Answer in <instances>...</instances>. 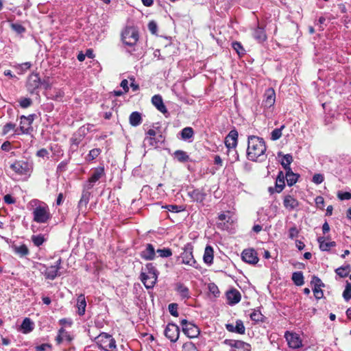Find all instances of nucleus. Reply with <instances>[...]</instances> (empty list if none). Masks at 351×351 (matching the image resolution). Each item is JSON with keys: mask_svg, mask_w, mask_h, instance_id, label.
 <instances>
[{"mask_svg": "<svg viewBox=\"0 0 351 351\" xmlns=\"http://www.w3.org/2000/svg\"><path fill=\"white\" fill-rule=\"evenodd\" d=\"M263 317V315L261 313L260 311L254 310L251 314H250V318L254 322H260L262 321Z\"/></svg>", "mask_w": 351, "mask_h": 351, "instance_id": "obj_48", "label": "nucleus"}, {"mask_svg": "<svg viewBox=\"0 0 351 351\" xmlns=\"http://www.w3.org/2000/svg\"><path fill=\"white\" fill-rule=\"evenodd\" d=\"M14 250L15 253L19 254L20 256H25L29 254V250L25 245H22L20 246H14Z\"/></svg>", "mask_w": 351, "mask_h": 351, "instance_id": "obj_41", "label": "nucleus"}, {"mask_svg": "<svg viewBox=\"0 0 351 351\" xmlns=\"http://www.w3.org/2000/svg\"><path fill=\"white\" fill-rule=\"evenodd\" d=\"M4 202L8 204H12L16 202V199L10 194H7L3 197Z\"/></svg>", "mask_w": 351, "mask_h": 351, "instance_id": "obj_62", "label": "nucleus"}, {"mask_svg": "<svg viewBox=\"0 0 351 351\" xmlns=\"http://www.w3.org/2000/svg\"><path fill=\"white\" fill-rule=\"evenodd\" d=\"M153 105L163 114L167 112L166 106H165L162 98L160 95H155L152 98Z\"/></svg>", "mask_w": 351, "mask_h": 351, "instance_id": "obj_23", "label": "nucleus"}, {"mask_svg": "<svg viewBox=\"0 0 351 351\" xmlns=\"http://www.w3.org/2000/svg\"><path fill=\"white\" fill-rule=\"evenodd\" d=\"M285 337L289 348L298 349L302 346V341L298 334L287 331L285 334Z\"/></svg>", "mask_w": 351, "mask_h": 351, "instance_id": "obj_11", "label": "nucleus"}, {"mask_svg": "<svg viewBox=\"0 0 351 351\" xmlns=\"http://www.w3.org/2000/svg\"><path fill=\"white\" fill-rule=\"evenodd\" d=\"M175 290L179 294L182 300H188L191 298L189 289L182 283H177L176 285Z\"/></svg>", "mask_w": 351, "mask_h": 351, "instance_id": "obj_22", "label": "nucleus"}, {"mask_svg": "<svg viewBox=\"0 0 351 351\" xmlns=\"http://www.w3.org/2000/svg\"><path fill=\"white\" fill-rule=\"evenodd\" d=\"M104 176L105 171L104 167H98L95 168L87 182L84 184V189L86 190L92 189L95 184Z\"/></svg>", "mask_w": 351, "mask_h": 351, "instance_id": "obj_9", "label": "nucleus"}, {"mask_svg": "<svg viewBox=\"0 0 351 351\" xmlns=\"http://www.w3.org/2000/svg\"><path fill=\"white\" fill-rule=\"evenodd\" d=\"M97 339L98 341L103 342L104 343L108 341V343L106 345H101L102 348L106 351H111L112 350L115 349L117 347L115 340L112 337L111 335L107 333H101L98 336Z\"/></svg>", "mask_w": 351, "mask_h": 351, "instance_id": "obj_15", "label": "nucleus"}, {"mask_svg": "<svg viewBox=\"0 0 351 351\" xmlns=\"http://www.w3.org/2000/svg\"><path fill=\"white\" fill-rule=\"evenodd\" d=\"M180 328L179 327L172 323H169L167 325L165 330V335L171 342H176L179 338Z\"/></svg>", "mask_w": 351, "mask_h": 351, "instance_id": "obj_13", "label": "nucleus"}, {"mask_svg": "<svg viewBox=\"0 0 351 351\" xmlns=\"http://www.w3.org/2000/svg\"><path fill=\"white\" fill-rule=\"evenodd\" d=\"M34 328V323L28 317H25L21 326V330L23 333L27 334L32 332Z\"/></svg>", "mask_w": 351, "mask_h": 351, "instance_id": "obj_28", "label": "nucleus"}, {"mask_svg": "<svg viewBox=\"0 0 351 351\" xmlns=\"http://www.w3.org/2000/svg\"><path fill=\"white\" fill-rule=\"evenodd\" d=\"M156 252L162 258H167L172 255L171 250L169 248L158 249Z\"/></svg>", "mask_w": 351, "mask_h": 351, "instance_id": "obj_47", "label": "nucleus"}, {"mask_svg": "<svg viewBox=\"0 0 351 351\" xmlns=\"http://www.w3.org/2000/svg\"><path fill=\"white\" fill-rule=\"evenodd\" d=\"M51 346L48 343H43L36 347V351H45L47 349H50Z\"/></svg>", "mask_w": 351, "mask_h": 351, "instance_id": "obj_64", "label": "nucleus"}, {"mask_svg": "<svg viewBox=\"0 0 351 351\" xmlns=\"http://www.w3.org/2000/svg\"><path fill=\"white\" fill-rule=\"evenodd\" d=\"M264 96L265 99L263 102L265 106L267 108L271 107L274 104L276 100V93L274 90L272 88H267L265 90Z\"/></svg>", "mask_w": 351, "mask_h": 351, "instance_id": "obj_19", "label": "nucleus"}, {"mask_svg": "<svg viewBox=\"0 0 351 351\" xmlns=\"http://www.w3.org/2000/svg\"><path fill=\"white\" fill-rule=\"evenodd\" d=\"M291 279L297 286H302L304 283L303 274L301 271L293 272Z\"/></svg>", "mask_w": 351, "mask_h": 351, "instance_id": "obj_38", "label": "nucleus"}, {"mask_svg": "<svg viewBox=\"0 0 351 351\" xmlns=\"http://www.w3.org/2000/svg\"><path fill=\"white\" fill-rule=\"evenodd\" d=\"M213 249L211 246L207 245L204 250L203 260L205 263L210 265L213 261Z\"/></svg>", "mask_w": 351, "mask_h": 351, "instance_id": "obj_34", "label": "nucleus"}, {"mask_svg": "<svg viewBox=\"0 0 351 351\" xmlns=\"http://www.w3.org/2000/svg\"><path fill=\"white\" fill-rule=\"evenodd\" d=\"M76 307L79 315L82 316L85 314L86 301L84 294H80L77 296Z\"/></svg>", "mask_w": 351, "mask_h": 351, "instance_id": "obj_24", "label": "nucleus"}, {"mask_svg": "<svg viewBox=\"0 0 351 351\" xmlns=\"http://www.w3.org/2000/svg\"><path fill=\"white\" fill-rule=\"evenodd\" d=\"M101 154V149L99 148H95L91 149L88 156H87V160L90 161L95 159L99 154Z\"/></svg>", "mask_w": 351, "mask_h": 351, "instance_id": "obj_45", "label": "nucleus"}, {"mask_svg": "<svg viewBox=\"0 0 351 351\" xmlns=\"http://www.w3.org/2000/svg\"><path fill=\"white\" fill-rule=\"evenodd\" d=\"M156 251L152 244H147L145 250L141 252V256L142 258L151 261L155 258Z\"/></svg>", "mask_w": 351, "mask_h": 351, "instance_id": "obj_20", "label": "nucleus"}, {"mask_svg": "<svg viewBox=\"0 0 351 351\" xmlns=\"http://www.w3.org/2000/svg\"><path fill=\"white\" fill-rule=\"evenodd\" d=\"M228 303L230 305H234L241 300V293L236 289H232L226 293Z\"/></svg>", "mask_w": 351, "mask_h": 351, "instance_id": "obj_21", "label": "nucleus"}, {"mask_svg": "<svg viewBox=\"0 0 351 351\" xmlns=\"http://www.w3.org/2000/svg\"><path fill=\"white\" fill-rule=\"evenodd\" d=\"M187 194L193 199V201L197 203H202L206 196V194L203 191V190L199 189H193L192 190H189Z\"/></svg>", "mask_w": 351, "mask_h": 351, "instance_id": "obj_17", "label": "nucleus"}, {"mask_svg": "<svg viewBox=\"0 0 351 351\" xmlns=\"http://www.w3.org/2000/svg\"><path fill=\"white\" fill-rule=\"evenodd\" d=\"M336 274L341 278H345L348 276L350 272V265L341 266L335 269Z\"/></svg>", "mask_w": 351, "mask_h": 351, "instance_id": "obj_39", "label": "nucleus"}, {"mask_svg": "<svg viewBox=\"0 0 351 351\" xmlns=\"http://www.w3.org/2000/svg\"><path fill=\"white\" fill-rule=\"evenodd\" d=\"M285 128V125H282L280 128L274 129L271 133V139L272 141H276L282 136V130Z\"/></svg>", "mask_w": 351, "mask_h": 351, "instance_id": "obj_42", "label": "nucleus"}, {"mask_svg": "<svg viewBox=\"0 0 351 351\" xmlns=\"http://www.w3.org/2000/svg\"><path fill=\"white\" fill-rule=\"evenodd\" d=\"M286 180L289 186H293L298 181L299 176L292 172L291 170L286 171Z\"/></svg>", "mask_w": 351, "mask_h": 351, "instance_id": "obj_35", "label": "nucleus"}, {"mask_svg": "<svg viewBox=\"0 0 351 351\" xmlns=\"http://www.w3.org/2000/svg\"><path fill=\"white\" fill-rule=\"evenodd\" d=\"M232 48L237 51V53L239 56L244 54L245 50L240 43L237 42V41L233 42L232 43Z\"/></svg>", "mask_w": 351, "mask_h": 351, "instance_id": "obj_50", "label": "nucleus"}, {"mask_svg": "<svg viewBox=\"0 0 351 351\" xmlns=\"http://www.w3.org/2000/svg\"><path fill=\"white\" fill-rule=\"evenodd\" d=\"M283 205L288 210H293L299 206L298 201L291 195H286L283 199Z\"/></svg>", "mask_w": 351, "mask_h": 351, "instance_id": "obj_18", "label": "nucleus"}, {"mask_svg": "<svg viewBox=\"0 0 351 351\" xmlns=\"http://www.w3.org/2000/svg\"><path fill=\"white\" fill-rule=\"evenodd\" d=\"M299 232L296 227H292L289 230V235L291 239H293L296 237L298 234Z\"/></svg>", "mask_w": 351, "mask_h": 351, "instance_id": "obj_63", "label": "nucleus"}, {"mask_svg": "<svg viewBox=\"0 0 351 351\" xmlns=\"http://www.w3.org/2000/svg\"><path fill=\"white\" fill-rule=\"evenodd\" d=\"M181 138L184 141H187L193 138L194 132L192 128L186 127L180 132Z\"/></svg>", "mask_w": 351, "mask_h": 351, "instance_id": "obj_37", "label": "nucleus"}, {"mask_svg": "<svg viewBox=\"0 0 351 351\" xmlns=\"http://www.w3.org/2000/svg\"><path fill=\"white\" fill-rule=\"evenodd\" d=\"M10 131H14L15 133H18V129L16 128V124L12 123H6L3 128V134H7Z\"/></svg>", "mask_w": 351, "mask_h": 351, "instance_id": "obj_43", "label": "nucleus"}, {"mask_svg": "<svg viewBox=\"0 0 351 351\" xmlns=\"http://www.w3.org/2000/svg\"><path fill=\"white\" fill-rule=\"evenodd\" d=\"M253 37L258 43H263L267 40V35L263 27L258 26L254 29L253 32Z\"/></svg>", "mask_w": 351, "mask_h": 351, "instance_id": "obj_27", "label": "nucleus"}, {"mask_svg": "<svg viewBox=\"0 0 351 351\" xmlns=\"http://www.w3.org/2000/svg\"><path fill=\"white\" fill-rule=\"evenodd\" d=\"M70 159L64 160L59 163L57 167V172L62 173L66 170L67 165L69 162Z\"/></svg>", "mask_w": 351, "mask_h": 351, "instance_id": "obj_53", "label": "nucleus"}, {"mask_svg": "<svg viewBox=\"0 0 351 351\" xmlns=\"http://www.w3.org/2000/svg\"><path fill=\"white\" fill-rule=\"evenodd\" d=\"M343 297L346 301H349L351 299V284L349 282H347L343 293Z\"/></svg>", "mask_w": 351, "mask_h": 351, "instance_id": "obj_49", "label": "nucleus"}, {"mask_svg": "<svg viewBox=\"0 0 351 351\" xmlns=\"http://www.w3.org/2000/svg\"><path fill=\"white\" fill-rule=\"evenodd\" d=\"M317 241L319 244V248L322 251H328L331 247L336 245L335 241H327L324 237H319Z\"/></svg>", "mask_w": 351, "mask_h": 351, "instance_id": "obj_30", "label": "nucleus"}, {"mask_svg": "<svg viewBox=\"0 0 351 351\" xmlns=\"http://www.w3.org/2000/svg\"><path fill=\"white\" fill-rule=\"evenodd\" d=\"M41 86V80L38 73H32L29 75L27 81V89L30 93H34Z\"/></svg>", "mask_w": 351, "mask_h": 351, "instance_id": "obj_12", "label": "nucleus"}, {"mask_svg": "<svg viewBox=\"0 0 351 351\" xmlns=\"http://www.w3.org/2000/svg\"><path fill=\"white\" fill-rule=\"evenodd\" d=\"M224 343L231 347V349L245 348L250 347V344L243 341L226 339Z\"/></svg>", "mask_w": 351, "mask_h": 351, "instance_id": "obj_25", "label": "nucleus"}, {"mask_svg": "<svg viewBox=\"0 0 351 351\" xmlns=\"http://www.w3.org/2000/svg\"><path fill=\"white\" fill-rule=\"evenodd\" d=\"M286 178L284 173L280 171L278 172V174L276 180V191L277 193H280L285 186V179Z\"/></svg>", "mask_w": 351, "mask_h": 351, "instance_id": "obj_29", "label": "nucleus"}, {"mask_svg": "<svg viewBox=\"0 0 351 351\" xmlns=\"http://www.w3.org/2000/svg\"><path fill=\"white\" fill-rule=\"evenodd\" d=\"M180 324L182 327L183 332L189 338L197 337L200 333L199 328L191 322H189L186 319H182Z\"/></svg>", "mask_w": 351, "mask_h": 351, "instance_id": "obj_10", "label": "nucleus"}, {"mask_svg": "<svg viewBox=\"0 0 351 351\" xmlns=\"http://www.w3.org/2000/svg\"><path fill=\"white\" fill-rule=\"evenodd\" d=\"M19 104L21 108H27L32 105V101L30 98L23 97L19 100Z\"/></svg>", "mask_w": 351, "mask_h": 351, "instance_id": "obj_52", "label": "nucleus"}, {"mask_svg": "<svg viewBox=\"0 0 351 351\" xmlns=\"http://www.w3.org/2000/svg\"><path fill=\"white\" fill-rule=\"evenodd\" d=\"M10 27L17 34H23L25 32V28L19 23H12Z\"/></svg>", "mask_w": 351, "mask_h": 351, "instance_id": "obj_51", "label": "nucleus"}, {"mask_svg": "<svg viewBox=\"0 0 351 351\" xmlns=\"http://www.w3.org/2000/svg\"><path fill=\"white\" fill-rule=\"evenodd\" d=\"M337 197L341 200H348L351 198V193L349 192H339Z\"/></svg>", "mask_w": 351, "mask_h": 351, "instance_id": "obj_58", "label": "nucleus"}, {"mask_svg": "<svg viewBox=\"0 0 351 351\" xmlns=\"http://www.w3.org/2000/svg\"><path fill=\"white\" fill-rule=\"evenodd\" d=\"M35 114L28 116L22 115L20 117L19 130L21 134H30L33 132L32 123L34 120Z\"/></svg>", "mask_w": 351, "mask_h": 351, "instance_id": "obj_8", "label": "nucleus"}, {"mask_svg": "<svg viewBox=\"0 0 351 351\" xmlns=\"http://www.w3.org/2000/svg\"><path fill=\"white\" fill-rule=\"evenodd\" d=\"M130 124L134 127L139 125L142 122V117L140 112H133L129 117Z\"/></svg>", "mask_w": 351, "mask_h": 351, "instance_id": "obj_33", "label": "nucleus"}, {"mask_svg": "<svg viewBox=\"0 0 351 351\" xmlns=\"http://www.w3.org/2000/svg\"><path fill=\"white\" fill-rule=\"evenodd\" d=\"M324 181V176L320 173H315L313 177V182L317 184H321Z\"/></svg>", "mask_w": 351, "mask_h": 351, "instance_id": "obj_60", "label": "nucleus"}, {"mask_svg": "<svg viewBox=\"0 0 351 351\" xmlns=\"http://www.w3.org/2000/svg\"><path fill=\"white\" fill-rule=\"evenodd\" d=\"M314 295L317 300H319L323 298L324 293L321 288L314 287L313 289Z\"/></svg>", "mask_w": 351, "mask_h": 351, "instance_id": "obj_59", "label": "nucleus"}, {"mask_svg": "<svg viewBox=\"0 0 351 351\" xmlns=\"http://www.w3.org/2000/svg\"><path fill=\"white\" fill-rule=\"evenodd\" d=\"M243 261L249 264L255 265L258 262V257L256 252L253 249L244 250L241 254Z\"/></svg>", "mask_w": 351, "mask_h": 351, "instance_id": "obj_16", "label": "nucleus"}, {"mask_svg": "<svg viewBox=\"0 0 351 351\" xmlns=\"http://www.w3.org/2000/svg\"><path fill=\"white\" fill-rule=\"evenodd\" d=\"M238 142V132L236 130H232L225 138V145L228 149V154L234 152V160H239V155L235 149Z\"/></svg>", "mask_w": 351, "mask_h": 351, "instance_id": "obj_4", "label": "nucleus"}, {"mask_svg": "<svg viewBox=\"0 0 351 351\" xmlns=\"http://www.w3.org/2000/svg\"><path fill=\"white\" fill-rule=\"evenodd\" d=\"M32 206H35L32 211L33 220L38 223H46L51 218L49 206L37 199L30 202Z\"/></svg>", "mask_w": 351, "mask_h": 351, "instance_id": "obj_2", "label": "nucleus"}, {"mask_svg": "<svg viewBox=\"0 0 351 351\" xmlns=\"http://www.w3.org/2000/svg\"><path fill=\"white\" fill-rule=\"evenodd\" d=\"M193 246L191 243H187L181 253L182 263L190 265L195 269L199 268V264L195 260L193 255Z\"/></svg>", "mask_w": 351, "mask_h": 351, "instance_id": "obj_6", "label": "nucleus"}, {"mask_svg": "<svg viewBox=\"0 0 351 351\" xmlns=\"http://www.w3.org/2000/svg\"><path fill=\"white\" fill-rule=\"evenodd\" d=\"M182 351H197V350L192 342H186L182 346Z\"/></svg>", "mask_w": 351, "mask_h": 351, "instance_id": "obj_55", "label": "nucleus"}, {"mask_svg": "<svg viewBox=\"0 0 351 351\" xmlns=\"http://www.w3.org/2000/svg\"><path fill=\"white\" fill-rule=\"evenodd\" d=\"M90 193L86 191V189L82 192V197L78 202V208L80 210H83V208H86V206L90 199Z\"/></svg>", "mask_w": 351, "mask_h": 351, "instance_id": "obj_32", "label": "nucleus"}, {"mask_svg": "<svg viewBox=\"0 0 351 351\" xmlns=\"http://www.w3.org/2000/svg\"><path fill=\"white\" fill-rule=\"evenodd\" d=\"M148 29L151 33L153 34H156L158 30L157 24L154 21H150L148 24Z\"/></svg>", "mask_w": 351, "mask_h": 351, "instance_id": "obj_61", "label": "nucleus"}, {"mask_svg": "<svg viewBox=\"0 0 351 351\" xmlns=\"http://www.w3.org/2000/svg\"><path fill=\"white\" fill-rule=\"evenodd\" d=\"M175 158L180 162H185L189 160V156L182 150H177L173 153Z\"/></svg>", "mask_w": 351, "mask_h": 351, "instance_id": "obj_36", "label": "nucleus"}, {"mask_svg": "<svg viewBox=\"0 0 351 351\" xmlns=\"http://www.w3.org/2000/svg\"><path fill=\"white\" fill-rule=\"evenodd\" d=\"M56 340L58 344H60L65 341L67 342H71L72 341V337L64 328H60L58 330V334L56 338Z\"/></svg>", "mask_w": 351, "mask_h": 351, "instance_id": "obj_26", "label": "nucleus"}, {"mask_svg": "<svg viewBox=\"0 0 351 351\" xmlns=\"http://www.w3.org/2000/svg\"><path fill=\"white\" fill-rule=\"evenodd\" d=\"M311 283L314 284V287L322 288L324 287V284L322 280L317 276H313L311 280Z\"/></svg>", "mask_w": 351, "mask_h": 351, "instance_id": "obj_57", "label": "nucleus"}, {"mask_svg": "<svg viewBox=\"0 0 351 351\" xmlns=\"http://www.w3.org/2000/svg\"><path fill=\"white\" fill-rule=\"evenodd\" d=\"M160 139H156V137H145L144 138V145H149L151 147H157L158 143H163L165 141V138L162 134H159Z\"/></svg>", "mask_w": 351, "mask_h": 351, "instance_id": "obj_31", "label": "nucleus"}, {"mask_svg": "<svg viewBox=\"0 0 351 351\" xmlns=\"http://www.w3.org/2000/svg\"><path fill=\"white\" fill-rule=\"evenodd\" d=\"M165 208L170 212L180 213L183 210L182 206L177 205H167Z\"/></svg>", "mask_w": 351, "mask_h": 351, "instance_id": "obj_56", "label": "nucleus"}, {"mask_svg": "<svg viewBox=\"0 0 351 351\" xmlns=\"http://www.w3.org/2000/svg\"><path fill=\"white\" fill-rule=\"evenodd\" d=\"M32 241L36 246L39 247L44 243L45 239L44 237L41 234L33 235L32 237Z\"/></svg>", "mask_w": 351, "mask_h": 351, "instance_id": "obj_46", "label": "nucleus"}, {"mask_svg": "<svg viewBox=\"0 0 351 351\" xmlns=\"http://www.w3.org/2000/svg\"><path fill=\"white\" fill-rule=\"evenodd\" d=\"M235 330H236V333H238V334H240V335L245 334V326H244L243 322L242 320L237 319L236 321Z\"/></svg>", "mask_w": 351, "mask_h": 351, "instance_id": "obj_44", "label": "nucleus"}, {"mask_svg": "<svg viewBox=\"0 0 351 351\" xmlns=\"http://www.w3.org/2000/svg\"><path fill=\"white\" fill-rule=\"evenodd\" d=\"M158 271L152 263H147L142 268L141 280L147 289H152L157 282Z\"/></svg>", "mask_w": 351, "mask_h": 351, "instance_id": "obj_3", "label": "nucleus"}, {"mask_svg": "<svg viewBox=\"0 0 351 351\" xmlns=\"http://www.w3.org/2000/svg\"><path fill=\"white\" fill-rule=\"evenodd\" d=\"M168 309L171 315L174 317L178 316V304L176 303H171L169 304Z\"/></svg>", "mask_w": 351, "mask_h": 351, "instance_id": "obj_54", "label": "nucleus"}, {"mask_svg": "<svg viewBox=\"0 0 351 351\" xmlns=\"http://www.w3.org/2000/svg\"><path fill=\"white\" fill-rule=\"evenodd\" d=\"M267 147L263 138L256 136H249L247 138V158L251 161L262 160L265 157Z\"/></svg>", "mask_w": 351, "mask_h": 351, "instance_id": "obj_1", "label": "nucleus"}, {"mask_svg": "<svg viewBox=\"0 0 351 351\" xmlns=\"http://www.w3.org/2000/svg\"><path fill=\"white\" fill-rule=\"evenodd\" d=\"M121 38L125 45L132 47L138 40V32L134 27H127L122 32Z\"/></svg>", "mask_w": 351, "mask_h": 351, "instance_id": "obj_5", "label": "nucleus"}, {"mask_svg": "<svg viewBox=\"0 0 351 351\" xmlns=\"http://www.w3.org/2000/svg\"><path fill=\"white\" fill-rule=\"evenodd\" d=\"M61 263L62 260L59 258L54 265L47 267L44 266L45 270L43 271V274L47 279L53 280L59 275L58 271L60 269Z\"/></svg>", "mask_w": 351, "mask_h": 351, "instance_id": "obj_14", "label": "nucleus"}, {"mask_svg": "<svg viewBox=\"0 0 351 351\" xmlns=\"http://www.w3.org/2000/svg\"><path fill=\"white\" fill-rule=\"evenodd\" d=\"M292 161H293L292 156L290 154H286L283 156V158L281 162V165L286 171H290V170H291V167H290V164L292 162Z\"/></svg>", "mask_w": 351, "mask_h": 351, "instance_id": "obj_40", "label": "nucleus"}, {"mask_svg": "<svg viewBox=\"0 0 351 351\" xmlns=\"http://www.w3.org/2000/svg\"><path fill=\"white\" fill-rule=\"evenodd\" d=\"M10 169L20 176H29L32 165L25 160H16L10 165Z\"/></svg>", "mask_w": 351, "mask_h": 351, "instance_id": "obj_7", "label": "nucleus"}]
</instances>
